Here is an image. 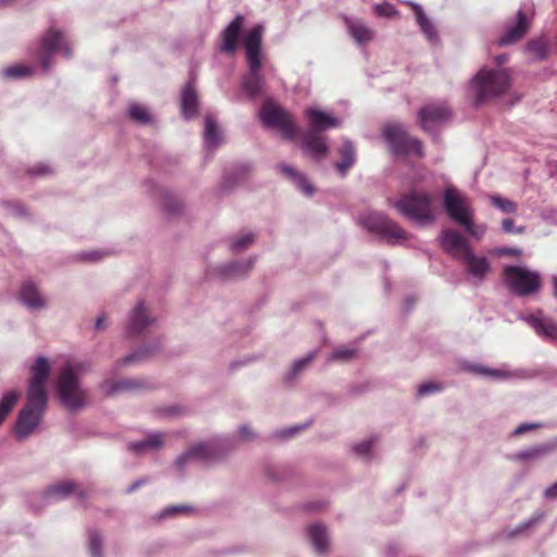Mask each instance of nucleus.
I'll use <instances>...</instances> for the list:
<instances>
[{
  "label": "nucleus",
  "instance_id": "5",
  "mask_svg": "<svg viewBox=\"0 0 557 557\" xmlns=\"http://www.w3.org/2000/svg\"><path fill=\"white\" fill-rule=\"evenodd\" d=\"M360 223L369 233L389 244H401L410 237L397 222L381 212H370L361 216Z\"/></svg>",
  "mask_w": 557,
  "mask_h": 557
},
{
  "label": "nucleus",
  "instance_id": "24",
  "mask_svg": "<svg viewBox=\"0 0 557 557\" xmlns=\"http://www.w3.org/2000/svg\"><path fill=\"white\" fill-rule=\"evenodd\" d=\"M527 323L534 329L537 335L545 339L557 342V322L544 317L541 312L529 314L524 318Z\"/></svg>",
  "mask_w": 557,
  "mask_h": 557
},
{
  "label": "nucleus",
  "instance_id": "42",
  "mask_svg": "<svg viewBox=\"0 0 557 557\" xmlns=\"http://www.w3.org/2000/svg\"><path fill=\"white\" fill-rule=\"evenodd\" d=\"M87 548L91 557H103V536L97 529L88 530Z\"/></svg>",
  "mask_w": 557,
  "mask_h": 557
},
{
  "label": "nucleus",
  "instance_id": "7",
  "mask_svg": "<svg viewBox=\"0 0 557 557\" xmlns=\"http://www.w3.org/2000/svg\"><path fill=\"white\" fill-rule=\"evenodd\" d=\"M504 278L510 290L518 296L536 293L541 287L540 273L524 267H506L504 269Z\"/></svg>",
  "mask_w": 557,
  "mask_h": 557
},
{
  "label": "nucleus",
  "instance_id": "46",
  "mask_svg": "<svg viewBox=\"0 0 557 557\" xmlns=\"http://www.w3.org/2000/svg\"><path fill=\"white\" fill-rule=\"evenodd\" d=\"M34 72V69L28 65L15 64L7 67L3 71V76L9 79H22L30 76Z\"/></svg>",
  "mask_w": 557,
  "mask_h": 557
},
{
  "label": "nucleus",
  "instance_id": "35",
  "mask_svg": "<svg viewBox=\"0 0 557 557\" xmlns=\"http://www.w3.org/2000/svg\"><path fill=\"white\" fill-rule=\"evenodd\" d=\"M555 446L552 444H541L517 453L512 459L517 461H534L540 460L550 454Z\"/></svg>",
  "mask_w": 557,
  "mask_h": 557
},
{
  "label": "nucleus",
  "instance_id": "51",
  "mask_svg": "<svg viewBox=\"0 0 557 557\" xmlns=\"http://www.w3.org/2000/svg\"><path fill=\"white\" fill-rule=\"evenodd\" d=\"M230 437L235 438V448H236L237 441L251 442L257 437V435L248 424H243L238 428L237 436H230Z\"/></svg>",
  "mask_w": 557,
  "mask_h": 557
},
{
  "label": "nucleus",
  "instance_id": "61",
  "mask_svg": "<svg viewBox=\"0 0 557 557\" xmlns=\"http://www.w3.org/2000/svg\"><path fill=\"white\" fill-rule=\"evenodd\" d=\"M499 252L503 255H508V256H516V257L521 256V250L518 248H513V247H504L499 250Z\"/></svg>",
  "mask_w": 557,
  "mask_h": 557
},
{
  "label": "nucleus",
  "instance_id": "36",
  "mask_svg": "<svg viewBox=\"0 0 557 557\" xmlns=\"http://www.w3.org/2000/svg\"><path fill=\"white\" fill-rule=\"evenodd\" d=\"M159 344H156L153 347H144L134 352H131L124 358L117 360L114 363L113 370L115 371L122 367L133 366L147 360L152 354H154L159 349Z\"/></svg>",
  "mask_w": 557,
  "mask_h": 557
},
{
  "label": "nucleus",
  "instance_id": "21",
  "mask_svg": "<svg viewBox=\"0 0 557 557\" xmlns=\"http://www.w3.org/2000/svg\"><path fill=\"white\" fill-rule=\"evenodd\" d=\"M466 267V272L472 277L475 284L482 283L488 272L491 264L486 257H478L473 251H467L461 259Z\"/></svg>",
  "mask_w": 557,
  "mask_h": 557
},
{
  "label": "nucleus",
  "instance_id": "27",
  "mask_svg": "<svg viewBox=\"0 0 557 557\" xmlns=\"http://www.w3.org/2000/svg\"><path fill=\"white\" fill-rule=\"evenodd\" d=\"M467 369L472 373L492 376L497 380L528 379L531 376L530 372L527 370L509 371L505 369H491L478 363H471Z\"/></svg>",
  "mask_w": 557,
  "mask_h": 557
},
{
  "label": "nucleus",
  "instance_id": "60",
  "mask_svg": "<svg viewBox=\"0 0 557 557\" xmlns=\"http://www.w3.org/2000/svg\"><path fill=\"white\" fill-rule=\"evenodd\" d=\"M542 516H539L537 518H533V519H530L529 521L524 522L523 524H521L518 529H516L511 535H516L520 532H522L523 530H525L527 528L531 527L532 524H534L535 522H537L540 519H541Z\"/></svg>",
  "mask_w": 557,
  "mask_h": 557
},
{
  "label": "nucleus",
  "instance_id": "18",
  "mask_svg": "<svg viewBox=\"0 0 557 557\" xmlns=\"http://www.w3.org/2000/svg\"><path fill=\"white\" fill-rule=\"evenodd\" d=\"M245 24V17L242 14L235 16L226 27L222 30L220 51L223 53L234 54L237 49L239 35Z\"/></svg>",
  "mask_w": 557,
  "mask_h": 557
},
{
  "label": "nucleus",
  "instance_id": "26",
  "mask_svg": "<svg viewBox=\"0 0 557 557\" xmlns=\"http://www.w3.org/2000/svg\"><path fill=\"white\" fill-rule=\"evenodd\" d=\"M529 21L522 10L517 12V18L513 24L506 26L504 35L498 39L499 46H507L519 41L528 32Z\"/></svg>",
  "mask_w": 557,
  "mask_h": 557
},
{
  "label": "nucleus",
  "instance_id": "17",
  "mask_svg": "<svg viewBox=\"0 0 557 557\" xmlns=\"http://www.w3.org/2000/svg\"><path fill=\"white\" fill-rule=\"evenodd\" d=\"M440 245L444 251L460 260L467 255V251L472 250L466 237L453 228L442 231Z\"/></svg>",
  "mask_w": 557,
  "mask_h": 557
},
{
  "label": "nucleus",
  "instance_id": "59",
  "mask_svg": "<svg viewBox=\"0 0 557 557\" xmlns=\"http://www.w3.org/2000/svg\"><path fill=\"white\" fill-rule=\"evenodd\" d=\"M544 496L548 499L557 498V481L545 490Z\"/></svg>",
  "mask_w": 557,
  "mask_h": 557
},
{
  "label": "nucleus",
  "instance_id": "29",
  "mask_svg": "<svg viewBox=\"0 0 557 557\" xmlns=\"http://www.w3.org/2000/svg\"><path fill=\"white\" fill-rule=\"evenodd\" d=\"M144 386V382L138 379H124L120 381H113L110 379L103 380L99 387L106 396H112L122 392H131L139 389Z\"/></svg>",
  "mask_w": 557,
  "mask_h": 557
},
{
  "label": "nucleus",
  "instance_id": "48",
  "mask_svg": "<svg viewBox=\"0 0 557 557\" xmlns=\"http://www.w3.org/2000/svg\"><path fill=\"white\" fill-rule=\"evenodd\" d=\"M310 424H311V421L306 422L304 424H297V425L284 428V429L275 431L273 433V436L278 440H288V438H292V437L296 436L297 434H299L301 431L307 429Z\"/></svg>",
  "mask_w": 557,
  "mask_h": 557
},
{
  "label": "nucleus",
  "instance_id": "32",
  "mask_svg": "<svg viewBox=\"0 0 557 557\" xmlns=\"http://www.w3.org/2000/svg\"><path fill=\"white\" fill-rule=\"evenodd\" d=\"M338 154L341 160L335 162L334 168L342 176H345L357 160L356 148L352 141L345 139L338 148Z\"/></svg>",
  "mask_w": 557,
  "mask_h": 557
},
{
  "label": "nucleus",
  "instance_id": "33",
  "mask_svg": "<svg viewBox=\"0 0 557 557\" xmlns=\"http://www.w3.org/2000/svg\"><path fill=\"white\" fill-rule=\"evenodd\" d=\"M278 172L288 178L299 190H301L307 196L313 195V186L307 180L304 173L296 171L293 166L281 163L277 165Z\"/></svg>",
  "mask_w": 557,
  "mask_h": 557
},
{
  "label": "nucleus",
  "instance_id": "13",
  "mask_svg": "<svg viewBox=\"0 0 557 557\" xmlns=\"http://www.w3.org/2000/svg\"><path fill=\"white\" fill-rule=\"evenodd\" d=\"M154 322L156 319L152 317L146 302L138 300L127 314L125 323L126 334L129 337L139 336L151 327Z\"/></svg>",
  "mask_w": 557,
  "mask_h": 557
},
{
  "label": "nucleus",
  "instance_id": "40",
  "mask_svg": "<svg viewBox=\"0 0 557 557\" xmlns=\"http://www.w3.org/2000/svg\"><path fill=\"white\" fill-rule=\"evenodd\" d=\"M527 51L532 55L533 60L542 61L549 55L550 45L546 39L539 38L528 42Z\"/></svg>",
  "mask_w": 557,
  "mask_h": 557
},
{
  "label": "nucleus",
  "instance_id": "10",
  "mask_svg": "<svg viewBox=\"0 0 557 557\" xmlns=\"http://www.w3.org/2000/svg\"><path fill=\"white\" fill-rule=\"evenodd\" d=\"M443 208L451 221L460 224H467L469 218L473 215V209L467 197H465L454 186H447L443 194Z\"/></svg>",
  "mask_w": 557,
  "mask_h": 557
},
{
  "label": "nucleus",
  "instance_id": "30",
  "mask_svg": "<svg viewBox=\"0 0 557 557\" xmlns=\"http://www.w3.org/2000/svg\"><path fill=\"white\" fill-rule=\"evenodd\" d=\"M199 99L195 86L189 82L181 95V110L186 120L195 119L199 111Z\"/></svg>",
  "mask_w": 557,
  "mask_h": 557
},
{
  "label": "nucleus",
  "instance_id": "58",
  "mask_svg": "<svg viewBox=\"0 0 557 557\" xmlns=\"http://www.w3.org/2000/svg\"><path fill=\"white\" fill-rule=\"evenodd\" d=\"M9 211L16 216L26 215V210L18 203H7Z\"/></svg>",
  "mask_w": 557,
  "mask_h": 557
},
{
  "label": "nucleus",
  "instance_id": "31",
  "mask_svg": "<svg viewBox=\"0 0 557 557\" xmlns=\"http://www.w3.org/2000/svg\"><path fill=\"white\" fill-rule=\"evenodd\" d=\"M165 435L160 432L149 433L144 440L127 444V450L136 455H143L150 450H157L163 445Z\"/></svg>",
  "mask_w": 557,
  "mask_h": 557
},
{
  "label": "nucleus",
  "instance_id": "25",
  "mask_svg": "<svg viewBox=\"0 0 557 557\" xmlns=\"http://www.w3.org/2000/svg\"><path fill=\"white\" fill-rule=\"evenodd\" d=\"M72 494H75L78 498L86 497V492L73 481H64L51 485L45 493V499L47 503L64 499Z\"/></svg>",
  "mask_w": 557,
  "mask_h": 557
},
{
  "label": "nucleus",
  "instance_id": "11",
  "mask_svg": "<svg viewBox=\"0 0 557 557\" xmlns=\"http://www.w3.org/2000/svg\"><path fill=\"white\" fill-rule=\"evenodd\" d=\"M235 449V438L216 437L209 442L191 445L188 450L193 459L215 461Z\"/></svg>",
  "mask_w": 557,
  "mask_h": 557
},
{
  "label": "nucleus",
  "instance_id": "43",
  "mask_svg": "<svg viewBox=\"0 0 557 557\" xmlns=\"http://www.w3.org/2000/svg\"><path fill=\"white\" fill-rule=\"evenodd\" d=\"M128 116L131 120L141 125H148L152 123L153 120L148 109L136 102L129 104Z\"/></svg>",
  "mask_w": 557,
  "mask_h": 557
},
{
  "label": "nucleus",
  "instance_id": "12",
  "mask_svg": "<svg viewBox=\"0 0 557 557\" xmlns=\"http://www.w3.org/2000/svg\"><path fill=\"white\" fill-rule=\"evenodd\" d=\"M62 51L65 58L72 57L71 48L64 44V37L61 32L50 28L41 38L40 49L38 52L41 67L48 72L52 65V54Z\"/></svg>",
  "mask_w": 557,
  "mask_h": 557
},
{
  "label": "nucleus",
  "instance_id": "52",
  "mask_svg": "<svg viewBox=\"0 0 557 557\" xmlns=\"http://www.w3.org/2000/svg\"><path fill=\"white\" fill-rule=\"evenodd\" d=\"M502 231L507 234H523L525 226H515L512 219H504L502 221Z\"/></svg>",
  "mask_w": 557,
  "mask_h": 557
},
{
  "label": "nucleus",
  "instance_id": "57",
  "mask_svg": "<svg viewBox=\"0 0 557 557\" xmlns=\"http://www.w3.org/2000/svg\"><path fill=\"white\" fill-rule=\"evenodd\" d=\"M537 428H539V424H536V423H522V424L518 425L515 429L513 434L515 435H521V434H524L528 431H532V430H535Z\"/></svg>",
  "mask_w": 557,
  "mask_h": 557
},
{
  "label": "nucleus",
  "instance_id": "23",
  "mask_svg": "<svg viewBox=\"0 0 557 557\" xmlns=\"http://www.w3.org/2000/svg\"><path fill=\"white\" fill-rule=\"evenodd\" d=\"M301 137L302 149L314 160L319 161L327 156L329 146L326 144V137L310 131L305 132Z\"/></svg>",
  "mask_w": 557,
  "mask_h": 557
},
{
  "label": "nucleus",
  "instance_id": "3",
  "mask_svg": "<svg viewBox=\"0 0 557 557\" xmlns=\"http://www.w3.org/2000/svg\"><path fill=\"white\" fill-rule=\"evenodd\" d=\"M511 82L508 70L484 66L471 78L469 94L475 104L481 106L507 92Z\"/></svg>",
  "mask_w": 557,
  "mask_h": 557
},
{
  "label": "nucleus",
  "instance_id": "62",
  "mask_svg": "<svg viewBox=\"0 0 557 557\" xmlns=\"http://www.w3.org/2000/svg\"><path fill=\"white\" fill-rule=\"evenodd\" d=\"M48 173H50V169L46 165L36 166L32 170V174L34 175H45Z\"/></svg>",
  "mask_w": 557,
  "mask_h": 557
},
{
  "label": "nucleus",
  "instance_id": "8",
  "mask_svg": "<svg viewBox=\"0 0 557 557\" xmlns=\"http://www.w3.org/2000/svg\"><path fill=\"white\" fill-rule=\"evenodd\" d=\"M383 135L393 153L406 156L413 152L418 157H423L422 143L418 138L409 136L401 125H386Z\"/></svg>",
  "mask_w": 557,
  "mask_h": 557
},
{
  "label": "nucleus",
  "instance_id": "50",
  "mask_svg": "<svg viewBox=\"0 0 557 557\" xmlns=\"http://www.w3.org/2000/svg\"><path fill=\"white\" fill-rule=\"evenodd\" d=\"M460 226H462L471 236H473L476 239H481L484 236V234L486 233L485 225H483V224L475 225L473 223V215H471L469 218V221L467 224H460Z\"/></svg>",
  "mask_w": 557,
  "mask_h": 557
},
{
  "label": "nucleus",
  "instance_id": "38",
  "mask_svg": "<svg viewBox=\"0 0 557 557\" xmlns=\"http://www.w3.org/2000/svg\"><path fill=\"white\" fill-rule=\"evenodd\" d=\"M408 4H410L412 7V9L414 11L417 23L419 24L421 30L426 36V38L430 41H436L437 40L436 29H435L434 25L431 23V21L428 18V16L425 15L421 5L410 2V1L408 2Z\"/></svg>",
  "mask_w": 557,
  "mask_h": 557
},
{
  "label": "nucleus",
  "instance_id": "28",
  "mask_svg": "<svg viewBox=\"0 0 557 557\" xmlns=\"http://www.w3.org/2000/svg\"><path fill=\"white\" fill-rule=\"evenodd\" d=\"M308 537L314 549L319 555H324L330 548V534L327 528L322 523H313L308 527Z\"/></svg>",
  "mask_w": 557,
  "mask_h": 557
},
{
  "label": "nucleus",
  "instance_id": "34",
  "mask_svg": "<svg viewBox=\"0 0 557 557\" xmlns=\"http://www.w3.org/2000/svg\"><path fill=\"white\" fill-rule=\"evenodd\" d=\"M205 146L208 150H213L222 144V133L218 127L216 121L212 115L207 114L205 117L203 132Z\"/></svg>",
  "mask_w": 557,
  "mask_h": 557
},
{
  "label": "nucleus",
  "instance_id": "55",
  "mask_svg": "<svg viewBox=\"0 0 557 557\" xmlns=\"http://www.w3.org/2000/svg\"><path fill=\"white\" fill-rule=\"evenodd\" d=\"M375 12L380 16L391 17L394 16L397 11L391 3H382L375 5Z\"/></svg>",
  "mask_w": 557,
  "mask_h": 557
},
{
  "label": "nucleus",
  "instance_id": "44",
  "mask_svg": "<svg viewBox=\"0 0 557 557\" xmlns=\"http://www.w3.org/2000/svg\"><path fill=\"white\" fill-rule=\"evenodd\" d=\"M377 436L373 435L357 443L352 450L355 455L362 459H370L374 445L377 443Z\"/></svg>",
  "mask_w": 557,
  "mask_h": 557
},
{
  "label": "nucleus",
  "instance_id": "2",
  "mask_svg": "<svg viewBox=\"0 0 557 557\" xmlns=\"http://www.w3.org/2000/svg\"><path fill=\"white\" fill-rule=\"evenodd\" d=\"M91 368L89 361H67L60 370L57 391L60 401L70 410H77L87 404V391L83 388L79 377Z\"/></svg>",
  "mask_w": 557,
  "mask_h": 557
},
{
  "label": "nucleus",
  "instance_id": "15",
  "mask_svg": "<svg viewBox=\"0 0 557 557\" xmlns=\"http://www.w3.org/2000/svg\"><path fill=\"white\" fill-rule=\"evenodd\" d=\"M450 117V110L445 103L429 104L419 112V122L426 132H434Z\"/></svg>",
  "mask_w": 557,
  "mask_h": 557
},
{
  "label": "nucleus",
  "instance_id": "53",
  "mask_svg": "<svg viewBox=\"0 0 557 557\" xmlns=\"http://www.w3.org/2000/svg\"><path fill=\"white\" fill-rule=\"evenodd\" d=\"M442 389V386L434 382H429L421 384L418 388L417 395L419 397H424L426 395L440 392Z\"/></svg>",
  "mask_w": 557,
  "mask_h": 557
},
{
  "label": "nucleus",
  "instance_id": "16",
  "mask_svg": "<svg viewBox=\"0 0 557 557\" xmlns=\"http://www.w3.org/2000/svg\"><path fill=\"white\" fill-rule=\"evenodd\" d=\"M255 263V257L239 261H232L211 268L209 274L221 280H235L248 274L253 268Z\"/></svg>",
  "mask_w": 557,
  "mask_h": 557
},
{
  "label": "nucleus",
  "instance_id": "4",
  "mask_svg": "<svg viewBox=\"0 0 557 557\" xmlns=\"http://www.w3.org/2000/svg\"><path fill=\"white\" fill-rule=\"evenodd\" d=\"M394 207L417 225L424 226L435 221L433 197L428 193L412 190L400 197Z\"/></svg>",
  "mask_w": 557,
  "mask_h": 557
},
{
  "label": "nucleus",
  "instance_id": "22",
  "mask_svg": "<svg viewBox=\"0 0 557 557\" xmlns=\"http://www.w3.org/2000/svg\"><path fill=\"white\" fill-rule=\"evenodd\" d=\"M305 115L309 121V131L314 132L317 134H320V132L326 131L329 128L338 127L342 125L339 119L332 116L318 108H308L305 111Z\"/></svg>",
  "mask_w": 557,
  "mask_h": 557
},
{
  "label": "nucleus",
  "instance_id": "14",
  "mask_svg": "<svg viewBox=\"0 0 557 557\" xmlns=\"http://www.w3.org/2000/svg\"><path fill=\"white\" fill-rule=\"evenodd\" d=\"M51 371L48 359L39 356L30 368L32 377L29 380L27 394L40 398H48L46 384Z\"/></svg>",
  "mask_w": 557,
  "mask_h": 557
},
{
  "label": "nucleus",
  "instance_id": "19",
  "mask_svg": "<svg viewBox=\"0 0 557 557\" xmlns=\"http://www.w3.org/2000/svg\"><path fill=\"white\" fill-rule=\"evenodd\" d=\"M18 300L30 311L41 310L47 306V299L30 280L25 281L21 286Z\"/></svg>",
  "mask_w": 557,
  "mask_h": 557
},
{
  "label": "nucleus",
  "instance_id": "54",
  "mask_svg": "<svg viewBox=\"0 0 557 557\" xmlns=\"http://www.w3.org/2000/svg\"><path fill=\"white\" fill-rule=\"evenodd\" d=\"M190 508L185 505L170 506L160 512V518H168L178 513L188 512Z\"/></svg>",
  "mask_w": 557,
  "mask_h": 557
},
{
  "label": "nucleus",
  "instance_id": "47",
  "mask_svg": "<svg viewBox=\"0 0 557 557\" xmlns=\"http://www.w3.org/2000/svg\"><path fill=\"white\" fill-rule=\"evenodd\" d=\"M491 203L504 213H516L518 205L500 195L490 196Z\"/></svg>",
  "mask_w": 557,
  "mask_h": 557
},
{
  "label": "nucleus",
  "instance_id": "49",
  "mask_svg": "<svg viewBox=\"0 0 557 557\" xmlns=\"http://www.w3.org/2000/svg\"><path fill=\"white\" fill-rule=\"evenodd\" d=\"M255 242V235L250 232L238 235L232 240L231 249L242 251L248 248Z\"/></svg>",
  "mask_w": 557,
  "mask_h": 557
},
{
  "label": "nucleus",
  "instance_id": "63",
  "mask_svg": "<svg viewBox=\"0 0 557 557\" xmlns=\"http://www.w3.org/2000/svg\"><path fill=\"white\" fill-rule=\"evenodd\" d=\"M147 482L146 479H138L132 485L127 487V493L135 492L138 487L143 486Z\"/></svg>",
  "mask_w": 557,
  "mask_h": 557
},
{
  "label": "nucleus",
  "instance_id": "20",
  "mask_svg": "<svg viewBox=\"0 0 557 557\" xmlns=\"http://www.w3.org/2000/svg\"><path fill=\"white\" fill-rule=\"evenodd\" d=\"M344 23L348 35L358 46H366L374 39V30L362 20L345 16Z\"/></svg>",
  "mask_w": 557,
  "mask_h": 557
},
{
  "label": "nucleus",
  "instance_id": "6",
  "mask_svg": "<svg viewBox=\"0 0 557 557\" xmlns=\"http://www.w3.org/2000/svg\"><path fill=\"white\" fill-rule=\"evenodd\" d=\"M27 403L20 411L16 426L15 436L17 441H25L38 426L47 408L48 398H40L36 396L26 395Z\"/></svg>",
  "mask_w": 557,
  "mask_h": 557
},
{
  "label": "nucleus",
  "instance_id": "64",
  "mask_svg": "<svg viewBox=\"0 0 557 557\" xmlns=\"http://www.w3.org/2000/svg\"><path fill=\"white\" fill-rule=\"evenodd\" d=\"M100 258V255L98 251H94V252H90V253H87V255H84V259L86 260H98Z\"/></svg>",
  "mask_w": 557,
  "mask_h": 557
},
{
  "label": "nucleus",
  "instance_id": "39",
  "mask_svg": "<svg viewBox=\"0 0 557 557\" xmlns=\"http://www.w3.org/2000/svg\"><path fill=\"white\" fill-rule=\"evenodd\" d=\"M318 356V349L308 352L302 358L295 360L285 374V381L293 382L296 380L310 364V362Z\"/></svg>",
  "mask_w": 557,
  "mask_h": 557
},
{
  "label": "nucleus",
  "instance_id": "45",
  "mask_svg": "<svg viewBox=\"0 0 557 557\" xmlns=\"http://www.w3.org/2000/svg\"><path fill=\"white\" fill-rule=\"evenodd\" d=\"M357 356V349L348 346H338L327 357V362H348Z\"/></svg>",
  "mask_w": 557,
  "mask_h": 557
},
{
  "label": "nucleus",
  "instance_id": "9",
  "mask_svg": "<svg viewBox=\"0 0 557 557\" xmlns=\"http://www.w3.org/2000/svg\"><path fill=\"white\" fill-rule=\"evenodd\" d=\"M260 119L265 126L277 128L282 136L287 139H292L296 134V124L293 116L271 100H267L262 104Z\"/></svg>",
  "mask_w": 557,
  "mask_h": 557
},
{
  "label": "nucleus",
  "instance_id": "37",
  "mask_svg": "<svg viewBox=\"0 0 557 557\" xmlns=\"http://www.w3.org/2000/svg\"><path fill=\"white\" fill-rule=\"evenodd\" d=\"M408 4H410L412 7V9L414 11L417 23L419 24L421 30L426 36V38L430 41H436L437 40L436 29H435L434 25L431 23V21L428 18V16L425 15L421 5L410 2V1L408 2Z\"/></svg>",
  "mask_w": 557,
  "mask_h": 557
},
{
  "label": "nucleus",
  "instance_id": "41",
  "mask_svg": "<svg viewBox=\"0 0 557 557\" xmlns=\"http://www.w3.org/2000/svg\"><path fill=\"white\" fill-rule=\"evenodd\" d=\"M162 207L169 214H177L183 209V202L166 189H158Z\"/></svg>",
  "mask_w": 557,
  "mask_h": 557
},
{
  "label": "nucleus",
  "instance_id": "1",
  "mask_svg": "<svg viewBox=\"0 0 557 557\" xmlns=\"http://www.w3.org/2000/svg\"><path fill=\"white\" fill-rule=\"evenodd\" d=\"M262 35L263 26L258 24L244 36L248 72L243 77L242 88L251 99L262 95L267 85L261 64Z\"/></svg>",
  "mask_w": 557,
  "mask_h": 557
},
{
  "label": "nucleus",
  "instance_id": "56",
  "mask_svg": "<svg viewBox=\"0 0 557 557\" xmlns=\"http://www.w3.org/2000/svg\"><path fill=\"white\" fill-rule=\"evenodd\" d=\"M193 460L191 455L189 454V450H185L183 454H181L176 460H175V467L178 471L183 472L186 465Z\"/></svg>",
  "mask_w": 557,
  "mask_h": 557
}]
</instances>
